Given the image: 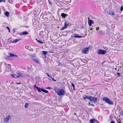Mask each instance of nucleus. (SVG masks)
Instances as JSON below:
<instances>
[{
    "instance_id": "nucleus-5",
    "label": "nucleus",
    "mask_w": 123,
    "mask_h": 123,
    "mask_svg": "<svg viewBox=\"0 0 123 123\" xmlns=\"http://www.w3.org/2000/svg\"><path fill=\"white\" fill-rule=\"evenodd\" d=\"M90 47H88L87 48H85L82 50V52L84 53L85 54H86L88 53V52L89 51Z\"/></svg>"
},
{
    "instance_id": "nucleus-30",
    "label": "nucleus",
    "mask_w": 123,
    "mask_h": 123,
    "mask_svg": "<svg viewBox=\"0 0 123 123\" xmlns=\"http://www.w3.org/2000/svg\"><path fill=\"white\" fill-rule=\"evenodd\" d=\"M123 10V6H121L120 8V11H122Z\"/></svg>"
},
{
    "instance_id": "nucleus-9",
    "label": "nucleus",
    "mask_w": 123,
    "mask_h": 123,
    "mask_svg": "<svg viewBox=\"0 0 123 123\" xmlns=\"http://www.w3.org/2000/svg\"><path fill=\"white\" fill-rule=\"evenodd\" d=\"M100 35H104L105 34L104 32L101 30H99L97 32Z\"/></svg>"
},
{
    "instance_id": "nucleus-6",
    "label": "nucleus",
    "mask_w": 123,
    "mask_h": 123,
    "mask_svg": "<svg viewBox=\"0 0 123 123\" xmlns=\"http://www.w3.org/2000/svg\"><path fill=\"white\" fill-rule=\"evenodd\" d=\"M11 117L9 115L8 116L4 118V120L5 122H8Z\"/></svg>"
},
{
    "instance_id": "nucleus-42",
    "label": "nucleus",
    "mask_w": 123,
    "mask_h": 123,
    "mask_svg": "<svg viewBox=\"0 0 123 123\" xmlns=\"http://www.w3.org/2000/svg\"><path fill=\"white\" fill-rule=\"evenodd\" d=\"M2 1H3V0H0V3Z\"/></svg>"
},
{
    "instance_id": "nucleus-28",
    "label": "nucleus",
    "mask_w": 123,
    "mask_h": 123,
    "mask_svg": "<svg viewBox=\"0 0 123 123\" xmlns=\"http://www.w3.org/2000/svg\"><path fill=\"white\" fill-rule=\"evenodd\" d=\"M71 83L72 86L73 87V89H74V90H75L74 85V84L73 83Z\"/></svg>"
},
{
    "instance_id": "nucleus-22",
    "label": "nucleus",
    "mask_w": 123,
    "mask_h": 123,
    "mask_svg": "<svg viewBox=\"0 0 123 123\" xmlns=\"http://www.w3.org/2000/svg\"><path fill=\"white\" fill-rule=\"evenodd\" d=\"M42 91L46 93H48V91L44 90L43 89L42 90Z\"/></svg>"
},
{
    "instance_id": "nucleus-14",
    "label": "nucleus",
    "mask_w": 123,
    "mask_h": 123,
    "mask_svg": "<svg viewBox=\"0 0 123 123\" xmlns=\"http://www.w3.org/2000/svg\"><path fill=\"white\" fill-rule=\"evenodd\" d=\"M10 56L11 57H16L17 58H18V56L17 55H16L14 54H11V53H10Z\"/></svg>"
},
{
    "instance_id": "nucleus-2",
    "label": "nucleus",
    "mask_w": 123,
    "mask_h": 123,
    "mask_svg": "<svg viewBox=\"0 0 123 123\" xmlns=\"http://www.w3.org/2000/svg\"><path fill=\"white\" fill-rule=\"evenodd\" d=\"M102 100L105 102L106 103L109 105H112L113 103L110 99L107 97H104L102 98Z\"/></svg>"
},
{
    "instance_id": "nucleus-16",
    "label": "nucleus",
    "mask_w": 123,
    "mask_h": 123,
    "mask_svg": "<svg viewBox=\"0 0 123 123\" xmlns=\"http://www.w3.org/2000/svg\"><path fill=\"white\" fill-rule=\"evenodd\" d=\"M33 60L36 62L39 63V61L38 59H33Z\"/></svg>"
},
{
    "instance_id": "nucleus-10",
    "label": "nucleus",
    "mask_w": 123,
    "mask_h": 123,
    "mask_svg": "<svg viewBox=\"0 0 123 123\" xmlns=\"http://www.w3.org/2000/svg\"><path fill=\"white\" fill-rule=\"evenodd\" d=\"M67 25L66 24V23L65 22L62 28L60 29L61 30H64L67 27Z\"/></svg>"
},
{
    "instance_id": "nucleus-36",
    "label": "nucleus",
    "mask_w": 123,
    "mask_h": 123,
    "mask_svg": "<svg viewBox=\"0 0 123 123\" xmlns=\"http://www.w3.org/2000/svg\"><path fill=\"white\" fill-rule=\"evenodd\" d=\"M99 27H98L96 28V30L97 31H98L99 29Z\"/></svg>"
},
{
    "instance_id": "nucleus-4",
    "label": "nucleus",
    "mask_w": 123,
    "mask_h": 123,
    "mask_svg": "<svg viewBox=\"0 0 123 123\" xmlns=\"http://www.w3.org/2000/svg\"><path fill=\"white\" fill-rule=\"evenodd\" d=\"M107 52L106 50L99 49L98 51V53L99 54L103 55L105 54Z\"/></svg>"
},
{
    "instance_id": "nucleus-45",
    "label": "nucleus",
    "mask_w": 123,
    "mask_h": 123,
    "mask_svg": "<svg viewBox=\"0 0 123 123\" xmlns=\"http://www.w3.org/2000/svg\"><path fill=\"white\" fill-rule=\"evenodd\" d=\"M74 114V115H76V113H75V114Z\"/></svg>"
},
{
    "instance_id": "nucleus-34",
    "label": "nucleus",
    "mask_w": 123,
    "mask_h": 123,
    "mask_svg": "<svg viewBox=\"0 0 123 123\" xmlns=\"http://www.w3.org/2000/svg\"><path fill=\"white\" fill-rule=\"evenodd\" d=\"M117 123H121V122L120 120V119H119L117 121Z\"/></svg>"
},
{
    "instance_id": "nucleus-11",
    "label": "nucleus",
    "mask_w": 123,
    "mask_h": 123,
    "mask_svg": "<svg viewBox=\"0 0 123 123\" xmlns=\"http://www.w3.org/2000/svg\"><path fill=\"white\" fill-rule=\"evenodd\" d=\"M17 74L18 75V76H16V77H23V76L22 75V74L20 73H19L18 72H17Z\"/></svg>"
},
{
    "instance_id": "nucleus-25",
    "label": "nucleus",
    "mask_w": 123,
    "mask_h": 123,
    "mask_svg": "<svg viewBox=\"0 0 123 123\" xmlns=\"http://www.w3.org/2000/svg\"><path fill=\"white\" fill-rule=\"evenodd\" d=\"M11 76L12 77H14V78H17L16 77V76H17V75H15V74H12L11 75Z\"/></svg>"
},
{
    "instance_id": "nucleus-29",
    "label": "nucleus",
    "mask_w": 123,
    "mask_h": 123,
    "mask_svg": "<svg viewBox=\"0 0 123 123\" xmlns=\"http://www.w3.org/2000/svg\"><path fill=\"white\" fill-rule=\"evenodd\" d=\"M110 14L111 15H114L115 14L113 12H112L111 13H110Z\"/></svg>"
},
{
    "instance_id": "nucleus-41",
    "label": "nucleus",
    "mask_w": 123,
    "mask_h": 123,
    "mask_svg": "<svg viewBox=\"0 0 123 123\" xmlns=\"http://www.w3.org/2000/svg\"><path fill=\"white\" fill-rule=\"evenodd\" d=\"M93 29L92 28H91L90 29V30H92Z\"/></svg>"
},
{
    "instance_id": "nucleus-1",
    "label": "nucleus",
    "mask_w": 123,
    "mask_h": 123,
    "mask_svg": "<svg viewBox=\"0 0 123 123\" xmlns=\"http://www.w3.org/2000/svg\"><path fill=\"white\" fill-rule=\"evenodd\" d=\"M54 90L59 96H62L65 93V91L63 89H60L57 87H55Z\"/></svg>"
},
{
    "instance_id": "nucleus-33",
    "label": "nucleus",
    "mask_w": 123,
    "mask_h": 123,
    "mask_svg": "<svg viewBox=\"0 0 123 123\" xmlns=\"http://www.w3.org/2000/svg\"><path fill=\"white\" fill-rule=\"evenodd\" d=\"M11 39H12V38H9L8 39V42H11Z\"/></svg>"
},
{
    "instance_id": "nucleus-38",
    "label": "nucleus",
    "mask_w": 123,
    "mask_h": 123,
    "mask_svg": "<svg viewBox=\"0 0 123 123\" xmlns=\"http://www.w3.org/2000/svg\"><path fill=\"white\" fill-rule=\"evenodd\" d=\"M46 74L48 75V76L49 77H50V75H49V74H48V73H46Z\"/></svg>"
},
{
    "instance_id": "nucleus-8",
    "label": "nucleus",
    "mask_w": 123,
    "mask_h": 123,
    "mask_svg": "<svg viewBox=\"0 0 123 123\" xmlns=\"http://www.w3.org/2000/svg\"><path fill=\"white\" fill-rule=\"evenodd\" d=\"M118 34L119 35L117 36L118 39L119 40H122L123 39V36H120L119 35V33H118Z\"/></svg>"
},
{
    "instance_id": "nucleus-44",
    "label": "nucleus",
    "mask_w": 123,
    "mask_h": 123,
    "mask_svg": "<svg viewBox=\"0 0 123 123\" xmlns=\"http://www.w3.org/2000/svg\"><path fill=\"white\" fill-rule=\"evenodd\" d=\"M53 80H54V81H55V80H54V79H53Z\"/></svg>"
},
{
    "instance_id": "nucleus-24",
    "label": "nucleus",
    "mask_w": 123,
    "mask_h": 123,
    "mask_svg": "<svg viewBox=\"0 0 123 123\" xmlns=\"http://www.w3.org/2000/svg\"><path fill=\"white\" fill-rule=\"evenodd\" d=\"M5 15L7 16L8 17L9 15V12H6Z\"/></svg>"
},
{
    "instance_id": "nucleus-20",
    "label": "nucleus",
    "mask_w": 123,
    "mask_h": 123,
    "mask_svg": "<svg viewBox=\"0 0 123 123\" xmlns=\"http://www.w3.org/2000/svg\"><path fill=\"white\" fill-rule=\"evenodd\" d=\"M44 55H45L47 54V52L46 51H42Z\"/></svg>"
},
{
    "instance_id": "nucleus-12",
    "label": "nucleus",
    "mask_w": 123,
    "mask_h": 123,
    "mask_svg": "<svg viewBox=\"0 0 123 123\" xmlns=\"http://www.w3.org/2000/svg\"><path fill=\"white\" fill-rule=\"evenodd\" d=\"M94 22V21L91 20H89L88 21L89 25L90 26H91L92 24H93Z\"/></svg>"
},
{
    "instance_id": "nucleus-23",
    "label": "nucleus",
    "mask_w": 123,
    "mask_h": 123,
    "mask_svg": "<svg viewBox=\"0 0 123 123\" xmlns=\"http://www.w3.org/2000/svg\"><path fill=\"white\" fill-rule=\"evenodd\" d=\"M95 121V119H93L90 120V122H91V123H93Z\"/></svg>"
},
{
    "instance_id": "nucleus-39",
    "label": "nucleus",
    "mask_w": 123,
    "mask_h": 123,
    "mask_svg": "<svg viewBox=\"0 0 123 123\" xmlns=\"http://www.w3.org/2000/svg\"><path fill=\"white\" fill-rule=\"evenodd\" d=\"M16 83L18 84H20V83L19 82V83Z\"/></svg>"
},
{
    "instance_id": "nucleus-15",
    "label": "nucleus",
    "mask_w": 123,
    "mask_h": 123,
    "mask_svg": "<svg viewBox=\"0 0 123 123\" xmlns=\"http://www.w3.org/2000/svg\"><path fill=\"white\" fill-rule=\"evenodd\" d=\"M90 96H86L83 97V98L85 100L86 99H88L89 100V98H90Z\"/></svg>"
},
{
    "instance_id": "nucleus-17",
    "label": "nucleus",
    "mask_w": 123,
    "mask_h": 123,
    "mask_svg": "<svg viewBox=\"0 0 123 123\" xmlns=\"http://www.w3.org/2000/svg\"><path fill=\"white\" fill-rule=\"evenodd\" d=\"M74 37L76 38H81L82 37V36H79L76 34H75L74 36Z\"/></svg>"
},
{
    "instance_id": "nucleus-21",
    "label": "nucleus",
    "mask_w": 123,
    "mask_h": 123,
    "mask_svg": "<svg viewBox=\"0 0 123 123\" xmlns=\"http://www.w3.org/2000/svg\"><path fill=\"white\" fill-rule=\"evenodd\" d=\"M37 42L38 43H39L41 44H43L44 43V42L41 41H40V40H37Z\"/></svg>"
},
{
    "instance_id": "nucleus-40",
    "label": "nucleus",
    "mask_w": 123,
    "mask_h": 123,
    "mask_svg": "<svg viewBox=\"0 0 123 123\" xmlns=\"http://www.w3.org/2000/svg\"><path fill=\"white\" fill-rule=\"evenodd\" d=\"M34 87L36 88V87H38L37 86H36V84H35V85H34Z\"/></svg>"
},
{
    "instance_id": "nucleus-37",
    "label": "nucleus",
    "mask_w": 123,
    "mask_h": 123,
    "mask_svg": "<svg viewBox=\"0 0 123 123\" xmlns=\"http://www.w3.org/2000/svg\"><path fill=\"white\" fill-rule=\"evenodd\" d=\"M111 123H115L114 121H111Z\"/></svg>"
},
{
    "instance_id": "nucleus-13",
    "label": "nucleus",
    "mask_w": 123,
    "mask_h": 123,
    "mask_svg": "<svg viewBox=\"0 0 123 123\" xmlns=\"http://www.w3.org/2000/svg\"><path fill=\"white\" fill-rule=\"evenodd\" d=\"M28 34V33L26 31H24L19 34V35L21 36L23 35H26Z\"/></svg>"
},
{
    "instance_id": "nucleus-32",
    "label": "nucleus",
    "mask_w": 123,
    "mask_h": 123,
    "mask_svg": "<svg viewBox=\"0 0 123 123\" xmlns=\"http://www.w3.org/2000/svg\"><path fill=\"white\" fill-rule=\"evenodd\" d=\"M6 27V28H7V29L8 30L9 32H10V28H9V27L8 26H7Z\"/></svg>"
},
{
    "instance_id": "nucleus-18",
    "label": "nucleus",
    "mask_w": 123,
    "mask_h": 123,
    "mask_svg": "<svg viewBox=\"0 0 123 123\" xmlns=\"http://www.w3.org/2000/svg\"><path fill=\"white\" fill-rule=\"evenodd\" d=\"M61 16L65 18L67 16V15L66 14H65L64 13H62L61 14Z\"/></svg>"
},
{
    "instance_id": "nucleus-7",
    "label": "nucleus",
    "mask_w": 123,
    "mask_h": 123,
    "mask_svg": "<svg viewBox=\"0 0 123 123\" xmlns=\"http://www.w3.org/2000/svg\"><path fill=\"white\" fill-rule=\"evenodd\" d=\"M20 40V39H16L12 42H8V43H16L19 41Z\"/></svg>"
},
{
    "instance_id": "nucleus-31",
    "label": "nucleus",
    "mask_w": 123,
    "mask_h": 123,
    "mask_svg": "<svg viewBox=\"0 0 123 123\" xmlns=\"http://www.w3.org/2000/svg\"><path fill=\"white\" fill-rule=\"evenodd\" d=\"M117 75L118 77H119L120 76V73H117Z\"/></svg>"
},
{
    "instance_id": "nucleus-26",
    "label": "nucleus",
    "mask_w": 123,
    "mask_h": 123,
    "mask_svg": "<svg viewBox=\"0 0 123 123\" xmlns=\"http://www.w3.org/2000/svg\"><path fill=\"white\" fill-rule=\"evenodd\" d=\"M88 105L89 106H94V105L93 104H91L90 102L88 104Z\"/></svg>"
},
{
    "instance_id": "nucleus-27",
    "label": "nucleus",
    "mask_w": 123,
    "mask_h": 123,
    "mask_svg": "<svg viewBox=\"0 0 123 123\" xmlns=\"http://www.w3.org/2000/svg\"><path fill=\"white\" fill-rule=\"evenodd\" d=\"M28 105V103H26L25 104V108H27Z\"/></svg>"
},
{
    "instance_id": "nucleus-35",
    "label": "nucleus",
    "mask_w": 123,
    "mask_h": 123,
    "mask_svg": "<svg viewBox=\"0 0 123 123\" xmlns=\"http://www.w3.org/2000/svg\"><path fill=\"white\" fill-rule=\"evenodd\" d=\"M45 88L46 89H51V87L49 86L48 87H47L46 88Z\"/></svg>"
},
{
    "instance_id": "nucleus-3",
    "label": "nucleus",
    "mask_w": 123,
    "mask_h": 123,
    "mask_svg": "<svg viewBox=\"0 0 123 123\" xmlns=\"http://www.w3.org/2000/svg\"><path fill=\"white\" fill-rule=\"evenodd\" d=\"M97 99V98L92 97L91 96H90L89 98V100L91 102H93L94 103L96 102Z\"/></svg>"
},
{
    "instance_id": "nucleus-43",
    "label": "nucleus",
    "mask_w": 123,
    "mask_h": 123,
    "mask_svg": "<svg viewBox=\"0 0 123 123\" xmlns=\"http://www.w3.org/2000/svg\"><path fill=\"white\" fill-rule=\"evenodd\" d=\"M3 1L4 2H5L6 1L5 0H3Z\"/></svg>"
},
{
    "instance_id": "nucleus-19",
    "label": "nucleus",
    "mask_w": 123,
    "mask_h": 123,
    "mask_svg": "<svg viewBox=\"0 0 123 123\" xmlns=\"http://www.w3.org/2000/svg\"><path fill=\"white\" fill-rule=\"evenodd\" d=\"M36 88L37 89L38 92H41L42 91V90L43 89L38 87H36Z\"/></svg>"
}]
</instances>
